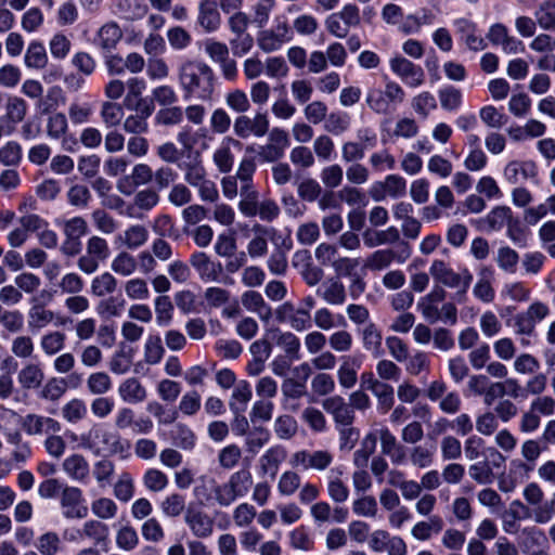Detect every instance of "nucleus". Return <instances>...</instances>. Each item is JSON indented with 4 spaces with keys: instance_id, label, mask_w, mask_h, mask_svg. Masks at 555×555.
Returning a JSON list of instances; mask_svg holds the SVG:
<instances>
[{
    "instance_id": "69168bd1",
    "label": "nucleus",
    "mask_w": 555,
    "mask_h": 555,
    "mask_svg": "<svg viewBox=\"0 0 555 555\" xmlns=\"http://www.w3.org/2000/svg\"><path fill=\"white\" fill-rule=\"evenodd\" d=\"M350 125V119L347 114L344 113H331L325 118L324 129L325 131L338 135L345 132Z\"/></svg>"
},
{
    "instance_id": "f257e3e1",
    "label": "nucleus",
    "mask_w": 555,
    "mask_h": 555,
    "mask_svg": "<svg viewBox=\"0 0 555 555\" xmlns=\"http://www.w3.org/2000/svg\"><path fill=\"white\" fill-rule=\"evenodd\" d=\"M178 80L185 100L208 101L215 91V73L201 60L184 59L178 66Z\"/></svg>"
},
{
    "instance_id": "dca6fc26",
    "label": "nucleus",
    "mask_w": 555,
    "mask_h": 555,
    "mask_svg": "<svg viewBox=\"0 0 555 555\" xmlns=\"http://www.w3.org/2000/svg\"><path fill=\"white\" fill-rule=\"evenodd\" d=\"M197 23L207 33L217 30L221 24L218 0H202L198 5Z\"/></svg>"
},
{
    "instance_id": "9d476101",
    "label": "nucleus",
    "mask_w": 555,
    "mask_h": 555,
    "mask_svg": "<svg viewBox=\"0 0 555 555\" xmlns=\"http://www.w3.org/2000/svg\"><path fill=\"white\" fill-rule=\"evenodd\" d=\"M455 34L462 43L466 46L469 51L479 52L487 48L486 40L479 36L478 27L473 21L460 17L453 21Z\"/></svg>"
},
{
    "instance_id": "412c9836",
    "label": "nucleus",
    "mask_w": 555,
    "mask_h": 555,
    "mask_svg": "<svg viewBox=\"0 0 555 555\" xmlns=\"http://www.w3.org/2000/svg\"><path fill=\"white\" fill-rule=\"evenodd\" d=\"M361 338L364 350L370 352L374 358L384 356L383 336L376 324L367 323L361 331Z\"/></svg>"
},
{
    "instance_id": "49530a36",
    "label": "nucleus",
    "mask_w": 555,
    "mask_h": 555,
    "mask_svg": "<svg viewBox=\"0 0 555 555\" xmlns=\"http://www.w3.org/2000/svg\"><path fill=\"white\" fill-rule=\"evenodd\" d=\"M537 23L543 29L555 28V0L543 1L534 13Z\"/></svg>"
},
{
    "instance_id": "864d4df0",
    "label": "nucleus",
    "mask_w": 555,
    "mask_h": 555,
    "mask_svg": "<svg viewBox=\"0 0 555 555\" xmlns=\"http://www.w3.org/2000/svg\"><path fill=\"white\" fill-rule=\"evenodd\" d=\"M506 325L513 327L517 335L530 336L534 333L535 325L531 321L526 311L509 317L506 320Z\"/></svg>"
},
{
    "instance_id": "680f3d73",
    "label": "nucleus",
    "mask_w": 555,
    "mask_h": 555,
    "mask_svg": "<svg viewBox=\"0 0 555 555\" xmlns=\"http://www.w3.org/2000/svg\"><path fill=\"white\" fill-rule=\"evenodd\" d=\"M116 544L124 551H132L139 545V535L131 526H122L116 533Z\"/></svg>"
},
{
    "instance_id": "aec40b11",
    "label": "nucleus",
    "mask_w": 555,
    "mask_h": 555,
    "mask_svg": "<svg viewBox=\"0 0 555 555\" xmlns=\"http://www.w3.org/2000/svg\"><path fill=\"white\" fill-rule=\"evenodd\" d=\"M317 294L328 305L341 306L347 295L344 284L337 279H328L317 289Z\"/></svg>"
},
{
    "instance_id": "20e7f679",
    "label": "nucleus",
    "mask_w": 555,
    "mask_h": 555,
    "mask_svg": "<svg viewBox=\"0 0 555 555\" xmlns=\"http://www.w3.org/2000/svg\"><path fill=\"white\" fill-rule=\"evenodd\" d=\"M404 90L393 81H388L385 90L372 88L366 94V104L377 114H388L391 104H400L404 101Z\"/></svg>"
},
{
    "instance_id": "bb28decb",
    "label": "nucleus",
    "mask_w": 555,
    "mask_h": 555,
    "mask_svg": "<svg viewBox=\"0 0 555 555\" xmlns=\"http://www.w3.org/2000/svg\"><path fill=\"white\" fill-rule=\"evenodd\" d=\"M364 244L370 247H376L379 245L398 244L402 242L400 231L396 227H389L386 230L366 232L363 235Z\"/></svg>"
},
{
    "instance_id": "9b49d317",
    "label": "nucleus",
    "mask_w": 555,
    "mask_h": 555,
    "mask_svg": "<svg viewBox=\"0 0 555 555\" xmlns=\"http://www.w3.org/2000/svg\"><path fill=\"white\" fill-rule=\"evenodd\" d=\"M82 491L77 487H64L61 493L63 515L67 519H81L88 515V507L82 505Z\"/></svg>"
},
{
    "instance_id": "4c0bfd02",
    "label": "nucleus",
    "mask_w": 555,
    "mask_h": 555,
    "mask_svg": "<svg viewBox=\"0 0 555 555\" xmlns=\"http://www.w3.org/2000/svg\"><path fill=\"white\" fill-rule=\"evenodd\" d=\"M27 114V104L24 99L9 95L5 103V116L4 118L16 125L24 120Z\"/></svg>"
},
{
    "instance_id": "8fccbe9b",
    "label": "nucleus",
    "mask_w": 555,
    "mask_h": 555,
    "mask_svg": "<svg viewBox=\"0 0 555 555\" xmlns=\"http://www.w3.org/2000/svg\"><path fill=\"white\" fill-rule=\"evenodd\" d=\"M495 260L500 269L508 273H514L517 269L519 256L516 250L509 246H502L498 249Z\"/></svg>"
},
{
    "instance_id": "58836bf2",
    "label": "nucleus",
    "mask_w": 555,
    "mask_h": 555,
    "mask_svg": "<svg viewBox=\"0 0 555 555\" xmlns=\"http://www.w3.org/2000/svg\"><path fill=\"white\" fill-rule=\"evenodd\" d=\"M513 218L512 209L507 206H496L485 218V222L490 231H499L506 227Z\"/></svg>"
},
{
    "instance_id": "de8ad7c7",
    "label": "nucleus",
    "mask_w": 555,
    "mask_h": 555,
    "mask_svg": "<svg viewBox=\"0 0 555 555\" xmlns=\"http://www.w3.org/2000/svg\"><path fill=\"white\" fill-rule=\"evenodd\" d=\"M149 238V231L142 224L129 227L124 233V243L129 249H137Z\"/></svg>"
},
{
    "instance_id": "f8f14e48",
    "label": "nucleus",
    "mask_w": 555,
    "mask_h": 555,
    "mask_svg": "<svg viewBox=\"0 0 555 555\" xmlns=\"http://www.w3.org/2000/svg\"><path fill=\"white\" fill-rule=\"evenodd\" d=\"M267 337L271 340L272 347L280 348L287 358L300 359L301 344L294 333L272 327L267 330Z\"/></svg>"
},
{
    "instance_id": "e2e57ef3",
    "label": "nucleus",
    "mask_w": 555,
    "mask_h": 555,
    "mask_svg": "<svg viewBox=\"0 0 555 555\" xmlns=\"http://www.w3.org/2000/svg\"><path fill=\"white\" fill-rule=\"evenodd\" d=\"M321 181L326 189L333 190L338 188L344 178V171L340 165L333 164L324 167L320 173Z\"/></svg>"
},
{
    "instance_id": "5fc2aeb1",
    "label": "nucleus",
    "mask_w": 555,
    "mask_h": 555,
    "mask_svg": "<svg viewBox=\"0 0 555 555\" xmlns=\"http://www.w3.org/2000/svg\"><path fill=\"white\" fill-rule=\"evenodd\" d=\"M298 429L297 421L291 415H281L274 422V433L280 439L293 438Z\"/></svg>"
},
{
    "instance_id": "338daca9",
    "label": "nucleus",
    "mask_w": 555,
    "mask_h": 555,
    "mask_svg": "<svg viewBox=\"0 0 555 555\" xmlns=\"http://www.w3.org/2000/svg\"><path fill=\"white\" fill-rule=\"evenodd\" d=\"M257 44L266 53L279 50L283 44V40L272 30H260L257 36Z\"/></svg>"
},
{
    "instance_id": "13d9d810",
    "label": "nucleus",
    "mask_w": 555,
    "mask_h": 555,
    "mask_svg": "<svg viewBox=\"0 0 555 555\" xmlns=\"http://www.w3.org/2000/svg\"><path fill=\"white\" fill-rule=\"evenodd\" d=\"M435 447L415 446L411 449L410 461L418 468L429 467L434 463Z\"/></svg>"
},
{
    "instance_id": "7c9ffc66",
    "label": "nucleus",
    "mask_w": 555,
    "mask_h": 555,
    "mask_svg": "<svg viewBox=\"0 0 555 555\" xmlns=\"http://www.w3.org/2000/svg\"><path fill=\"white\" fill-rule=\"evenodd\" d=\"M443 529V520L438 515H433L427 521H418L411 530V534L418 541L429 540L433 533H439Z\"/></svg>"
},
{
    "instance_id": "a19ab883",
    "label": "nucleus",
    "mask_w": 555,
    "mask_h": 555,
    "mask_svg": "<svg viewBox=\"0 0 555 555\" xmlns=\"http://www.w3.org/2000/svg\"><path fill=\"white\" fill-rule=\"evenodd\" d=\"M66 335L60 331L46 333L41 336L40 347L44 354L54 356L65 346Z\"/></svg>"
},
{
    "instance_id": "774afa93",
    "label": "nucleus",
    "mask_w": 555,
    "mask_h": 555,
    "mask_svg": "<svg viewBox=\"0 0 555 555\" xmlns=\"http://www.w3.org/2000/svg\"><path fill=\"white\" fill-rule=\"evenodd\" d=\"M256 516V508L248 503H241L233 511V520L238 528L250 526Z\"/></svg>"
},
{
    "instance_id": "1a4fd4ad",
    "label": "nucleus",
    "mask_w": 555,
    "mask_h": 555,
    "mask_svg": "<svg viewBox=\"0 0 555 555\" xmlns=\"http://www.w3.org/2000/svg\"><path fill=\"white\" fill-rule=\"evenodd\" d=\"M269 130V119L267 114L257 113L254 118L241 114L234 120L233 131L241 138L246 139L250 134L263 137Z\"/></svg>"
},
{
    "instance_id": "39448f33",
    "label": "nucleus",
    "mask_w": 555,
    "mask_h": 555,
    "mask_svg": "<svg viewBox=\"0 0 555 555\" xmlns=\"http://www.w3.org/2000/svg\"><path fill=\"white\" fill-rule=\"evenodd\" d=\"M412 254L410 244L405 241L399 243L398 251L392 249H378L372 253L364 261V268L372 271H380L388 268L392 261L405 262Z\"/></svg>"
},
{
    "instance_id": "a18cd8bd",
    "label": "nucleus",
    "mask_w": 555,
    "mask_h": 555,
    "mask_svg": "<svg viewBox=\"0 0 555 555\" xmlns=\"http://www.w3.org/2000/svg\"><path fill=\"white\" fill-rule=\"evenodd\" d=\"M113 492L115 498L124 503L129 502L134 495V482L129 473H122L115 482Z\"/></svg>"
},
{
    "instance_id": "2eb2a0df",
    "label": "nucleus",
    "mask_w": 555,
    "mask_h": 555,
    "mask_svg": "<svg viewBox=\"0 0 555 555\" xmlns=\"http://www.w3.org/2000/svg\"><path fill=\"white\" fill-rule=\"evenodd\" d=\"M390 67L410 87H417L424 81L423 69L402 56L393 57Z\"/></svg>"
},
{
    "instance_id": "bf43d9fd",
    "label": "nucleus",
    "mask_w": 555,
    "mask_h": 555,
    "mask_svg": "<svg viewBox=\"0 0 555 555\" xmlns=\"http://www.w3.org/2000/svg\"><path fill=\"white\" fill-rule=\"evenodd\" d=\"M241 194L245 196L238 205L241 212L247 217L256 216L258 211V193L249 184H245L241 189Z\"/></svg>"
},
{
    "instance_id": "393cba45",
    "label": "nucleus",
    "mask_w": 555,
    "mask_h": 555,
    "mask_svg": "<svg viewBox=\"0 0 555 555\" xmlns=\"http://www.w3.org/2000/svg\"><path fill=\"white\" fill-rule=\"evenodd\" d=\"M122 38V31L116 23L103 25L94 38V43L105 52H111L116 48Z\"/></svg>"
},
{
    "instance_id": "f03ea898",
    "label": "nucleus",
    "mask_w": 555,
    "mask_h": 555,
    "mask_svg": "<svg viewBox=\"0 0 555 555\" xmlns=\"http://www.w3.org/2000/svg\"><path fill=\"white\" fill-rule=\"evenodd\" d=\"M79 443L94 455H111L120 451L118 435L109 431L103 424L93 423L82 433Z\"/></svg>"
},
{
    "instance_id": "423d86ee",
    "label": "nucleus",
    "mask_w": 555,
    "mask_h": 555,
    "mask_svg": "<svg viewBox=\"0 0 555 555\" xmlns=\"http://www.w3.org/2000/svg\"><path fill=\"white\" fill-rule=\"evenodd\" d=\"M154 231L162 237L156 238L152 244V251L154 257L158 258L162 261H167L172 256V248L168 242H166L163 237H171L175 240L179 238V233L175 229L172 220L169 216L164 215L156 219Z\"/></svg>"
},
{
    "instance_id": "f3484780",
    "label": "nucleus",
    "mask_w": 555,
    "mask_h": 555,
    "mask_svg": "<svg viewBox=\"0 0 555 555\" xmlns=\"http://www.w3.org/2000/svg\"><path fill=\"white\" fill-rule=\"evenodd\" d=\"M33 306L27 313V327L30 333H38L54 320V312L39 304L36 298L31 299Z\"/></svg>"
},
{
    "instance_id": "052dcab7",
    "label": "nucleus",
    "mask_w": 555,
    "mask_h": 555,
    "mask_svg": "<svg viewBox=\"0 0 555 555\" xmlns=\"http://www.w3.org/2000/svg\"><path fill=\"white\" fill-rule=\"evenodd\" d=\"M167 39L170 47L177 51L186 49L192 42L190 33L181 26H175L168 29Z\"/></svg>"
},
{
    "instance_id": "603ef678",
    "label": "nucleus",
    "mask_w": 555,
    "mask_h": 555,
    "mask_svg": "<svg viewBox=\"0 0 555 555\" xmlns=\"http://www.w3.org/2000/svg\"><path fill=\"white\" fill-rule=\"evenodd\" d=\"M137 264V260L132 255L122 251L113 259L111 268L117 274L129 276L135 271Z\"/></svg>"
},
{
    "instance_id": "37998d69",
    "label": "nucleus",
    "mask_w": 555,
    "mask_h": 555,
    "mask_svg": "<svg viewBox=\"0 0 555 555\" xmlns=\"http://www.w3.org/2000/svg\"><path fill=\"white\" fill-rule=\"evenodd\" d=\"M160 509L166 517H179L185 509V498L180 493H171L162 501Z\"/></svg>"
},
{
    "instance_id": "b1692460",
    "label": "nucleus",
    "mask_w": 555,
    "mask_h": 555,
    "mask_svg": "<svg viewBox=\"0 0 555 555\" xmlns=\"http://www.w3.org/2000/svg\"><path fill=\"white\" fill-rule=\"evenodd\" d=\"M286 450L281 446L268 449L259 460L261 473L274 478L279 472L280 464L286 459Z\"/></svg>"
},
{
    "instance_id": "4d7b16f0",
    "label": "nucleus",
    "mask_w": 555,
    "mask_h": 555,
    "mask_svg": "<svg viewBox=\"0 0 555 555\" xmlns=\"http://www.w3.org/2000/svg\"><path fill=\"white\" fill-rule=\"evenodd\" d=\"M124 116L122 106L115 102H104L101 107V118L106 127L112 128L120 124Z\"/></svg>"
},
{
    "instance_id": "2f4dec72",
    "label": "nucleus",
    "mask_w": 555,
    "mask_h": 555,
    "mask_svg": "<svg viewBox=\"0 0 555 555\" xmlns=\"http://www.w3.org/2000/svg\"><path fill=\"white\" fill-rule=\"evenodd\" d=\"M253 396L250 385L241 380L234 388L229 406L232 413H244Z\"/></svg>"
},
{
    "instance_id": "7ed1b4c3",
    "label": "nucleus",
    "mask_w": 555,
    "mask_h": 555,
    "mask_svg": "<svg viewBox=\"0 0 555 555\" xmlns=\"http://www.w3.org/2000/svg\"><path fill=\"white\" fill-rule=\"evenodd\" d=\"M429 273L437 282L444 286L457 288L456 296L459 300L467 293L473 281V275L467 269L456 273L443 260L439 259L433 261Z\"/></svg>"
},
{
    "instance_id": "0eeeda50",
    "label": "nucleus",
    "mask_w": 555,
    "mask_h": 555,
    "mask_svg": "<svg viewBox=\"0 0 555 555\" xmlns=\"http://www.w3.org/2000/svg\"><path fill=\"white\" fill-rule=\"evenodd\" d=\"M406 193V181L399 175H388L383 181L372 184L369 194L375 202H382L387 196L400 198Z\"/></svg>"
},
{
    "instance_id": "c9c22d12",
    "label": "nucleus",
    "mask_w": 555,
    "mask_h": 555,
    "mask_svg": "<svg viewBox=\"0 0 555 555\" xmlns=\"http://www.w3.org/2000/svg\"><path fill=\"white\" fill-rule=\"evenodd\" d=\"M61 413L67 423L77 424L86 418L88 409L82 399L73 398L62 406Z\"/></svg>"
},
{
    "instance_id": "6e6d98bb",
    "label": "nucleus",
    "mask_w": 555,
    "mask_h": 555,
    "mask_svg": "<svg viewBox=\"0 0 555 555\" xmlns=\"http://www.w3.org/2000/svg\"><path fill=\"white\" fill-rule=\"evenodd\" d=\"M118 507L109 498H100L91 503V512L101 519H112L117 515Z\"/></svg>"
},
{
    "instance_id": "79ce46f5",
    "label": "nucleus",
    "mask_w": 555,
    "mask_h": 555,
    "mask_svg": "<svg viewBox=\"0 0 555 555\" xmlns=\"http://www.w3.org/2000/svg\"><path fill=\"white\" fill-rule=\"evenodd\" d=\"M117 288V280L109 272L95 276L91 282V293L96 297L112 294Z\"/></svg>"
},
{
    "instance_id": "473e14b6",
    "label": "nucleus",
    "mask_w": 555,
    "mask_h": 555,
    "mask_svg": "<svg viewBox=\"0 0 555 555\" xmlns=\"http://www.w3.org/2000/svg\"><path fill=\"white\" fill-rule=\"evenodd\" d=\"M180 168L184 171L185 182L193 188H195L207 178L206 170L198 154H196V156L189 162H184L182 165H180Z\"/></svg>"
},
{
    "instance_id": "ea45409f",
    "label": "nucleus",
    "mask_w": 555,
    "mask_h": 555,
    "mask_svg": "<svg viewBox=\"0 0 555 555\" xmlns=\"http://www.w3.org/2000/svg\"><path fill=\"white\" fill-rule=\"evenodd\" d=\"M48 63L46 48L38 41L29 43L25 53V64L30 68H43Z\"/></svg>"
},
{
    "instance_id": "cd10ccee",
    "label": "nucleus",
    "mask_w": 555,
    "mask_h": 555,
    "mask_svg": "<svg viewBox=\"0 0 555 555\" xmlns=\"http://www.w3.org/2000/svg\"><path fill=\"white\" fill-rule=\"evenodd\" d=\"M309 259H310V256L307 250L301 251V253H296L293 263L295 267H297L298 266L297 261L300 260V261L305 262L302 266V269L300 271L301 276L309 286H314L321 282V280L323 279L324 272L320 267L314 266L311 262H309Z\"/></svg>"
},
{
    "instance_id": "a878e982",
    "label": "nucleus",
    "mask_w": 555,
    "mask_h": 555,
    "mask_svg": "<svg viewBox=\"0 0 555 555\" xmlns=\"http://www.w3.org/2000/svg\"><path fill=\"white\" fill-rule=\"evenodd\" d=\"M243 307L259 315L262 321H269L272 317L271 307L264 301L262 295L256 291H247L242 295Z\"/></svg>"
},
{
    "instance_id": "c03bdc74",
    "label": "nucleus",
    "mask_w": 555,
    "mask_h": 555,
    "mask_svg": "<svg viewBox=\"0 0 555 555\" xmlns=\"http://www.w3.org/2000/svg\"><path fill=\"white\" fill-rule=\"evenodd\" d=\"M87 388L91 395L102 396L112 388V379L105 372H95L87 378Z\"/></svg>"
},
{
    "instance_id": "6e6552de",
    "label": "nucleus",
    "mask_w": 555,
    "mask_h": 555,
    "mask_svg": "<svg viewBox=\"0 0 555 555\" xmlns=\"http://www.w3.org/2000/svg\"><path fill=\"white\" fill-rule=\"evenodd\" d=\"M191 266L204 282L227 283L222 279L223 267L220 262L214 261L203 251L194 253L190 258Z\"/></svg>"
},
{
    "instance_id": "6ab92c4d",
    "label": "nucleus",
    "mask_w": 555,
    "mask_h": 555,
    "mask_svg": "<svg viewBox=\"0 0 555 555\" xmlns=\"http://www.w3.org/2000/svg\"><path fill=\"white\" fill-rule=\"evenodd\" d=\"M77 534L80 539L92 541L94 545H102L108 540L109 528L100 519H89L80 529H77Z\"/></svg>"
},
{
    "instance_id": "5701e85b",
    "label": "nucleus",
    "mask_w": 555,
    "mask_h": 555,
    "mask_svg": "<svg viewBox=\"0 0 555 555\" xmlns=\"http://www.w3.org/2000/svg\"><path fill=\"white\" fill-rule=\"evenodd\" d=\"M134 348L126 343H120L108 363L109 370L118 375L127 373L133 361Z\"/></svg>"
},
{
    "instance_id": "ddd939ff",
    "label": "nucleus",
    "mask_w": 555,
    "mask_h": 555,
    "mask_svg": "<svg viewBox=\"0 0 555 555\" xmlns=\"http://www.w3.org/2000/svg\"><path fill=\"white\" fill-rule=\"evenodd\" d=\"M184 522L192 534L198 539H206L214 532V519L205 512L192 506L185 509Z\"/></svg>"
},
{
    "instance_id": "3c124183",
    "label": "nucleus",
    "mask_w": 555,
    "mask_h": 555,
    "mask_svg": "<svg viewBox=\"0 0 555 555\" xmlns=\"http://www.w3.org/2000/svg\"><path fill=\"white\" fill-rule=\"evenodd\" d=\"M164 352L165 349L160 337L157 335L149 336L144 345V361L151 365L157 364L162 360Z\"/></svg>"
},
{
    "instance_id": "a211bd4d",
    "label": "nucleus",
    "mask_w": 555,
    "mask_h": 555,
    "mask_svg": "<svg viewBox=\"0 0 555 555\" xmlns=\"http://www.w3.org/2000/svg\"><path fill=\"white\" fill-rule=\"evenodd\" d=\"M504 177L511 184H518L527 179H534L537 166L533 162L513 160L506 165Z\"/></svg>"
},
{
    "instance_id": "09e8293b",
    "label": "nucleus",
    "mask_w": 555,
    "mask_h": 555,
    "mask_svg": "<svg viewBox=\"0 0 555 555\" xmlns=\"http://www.w3.org/2000/svg\"><path fill=\"white\" fill-rule=\"evenodd\" d=\"M173 443L183 449L192 450L195 446L194 433L184 424H177L171 430Z\"/></svg>"
},
{
    "instance_id": "4468645a",
    "label": "nucleus",
    "mask_w": 555,
    "mask_h": 555,
    "mask_svg": "<svg viewBox=\"0 0 555 555\" xmlns=\"http://www.w3.org/2000/svg\"><path fill=\"white\" fill-rule=\"evenodd\" d=\"M322 406L333 416L337 427L352 425L354 421V411L343 397H328L322 401Z\"/></svg>"
},
{
    "instance_id": "c85d7f7f",
    "label": "nucleus",
    "mask_w": 555,
    "mask_h": 555,
    "mask_svg": "<svg viewBox=\"0 0 555 555\" xmlns=\"http://www.w3.org/2000/svg\"><path fill=\"white\" fill-rule=\"evenodd\" d=\"M17 379L22 388L35 389L41 386L44 373L39 364L28 363L18 372Z\"/></svg>"
},
{
    "instance_id": "4be33fe9",
    "label": "nucleus",
    "mask_w": 555,
    "mask_h": 555,
    "mask_svg": "<svg viewBox=\"0 0 555 555\" xmlns=\"http://www.w3.org/2000/svg\"><path fill=\"white\" fill-rule=\"evenodd\" d=\"M64 472L74 480L86 483L90 475V466L81 454H73L63 462Z\"/></svg>"
},
{
    "instance_id": "e433bc0d",
    "label": "nucleus",
    "mask_w": 555,
    "mask_h": 555,
    "mask_svg": "<svg viewBox=\"0 0 555 555\" xmlns=\"http://www.w3.org/2000/svg\"><path fill=\"white\" fill-rule=\"evenodd\" d=\"M225 483L237 498H242L249 491L253 485V477L250 472L244 468L233 473Z\"/></svg>"
},
{
    "instance_id": "f704fd0d",
    "label": "nucleus",
    "mask_w": 555,
    "mask_h": 555,
    "mask_svg": "<svg viewBox=\"0 0 555 555\" xmlns=\"http://www.w3.org/2000/svg\"><path fill=\"white\" fill-rule=\"evenodd\" d=\"M67 380L61 377H51L41 387L39 398L46 401L57 402L66 392Z\"/></svg>"
},
{
    "instance_id": "c756f323",
    "label": "nucleus",
    "mask_w": 555,
    "mask_h": 555,
    "mask_svg": "<svg viewBox=\"0 0 555 555\" xmlns=\"http://www.w3.org/2000/svg\"><path fill=\"white\" fill-rule=\"evenodd\" d=\"M118 393L125 402L139 403L145 400L146 390L134 377L124 380L118 388Z\"/></svg>"
},
{
    "instance_id": "0e129e2a",
    "label": "nucleus",
    "mask_w": 555,
    "mask_h": 555,
    "mask_svg": "<svg viewBox=\"0 0 555 555\" xmlns=\"http://www.w3.org/2000/svg\"><path fill=\"white\" fill-rule=\"evenodd\" d=\"M468 474L479 485H490L494 480V473L491 470L490 463L483 461L472 464Z\"/></svg>"
},
{
    "instance_id": "72a5a7b5",
    "label": "nucleus",
    "mask_w": 555,
    "mask_h": 555,
    "mask_svg": "<svg viewBox=\"0 0 555 555\" xmlns=\"http://www.w3.org/2000/svg\"><path fill=\"white\" fill-rule=\"evenodd\" d=\"M35 546L41 555H57L63 551L62 540L54 531H47L39 535Z\"/></svg>"
}]
</instances>
